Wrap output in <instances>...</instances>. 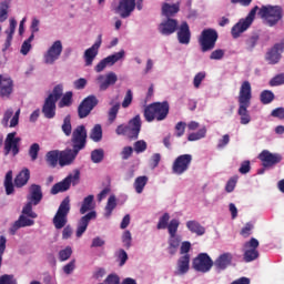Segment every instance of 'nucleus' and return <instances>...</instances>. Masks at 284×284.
Returning <instances> with one entry per match:
<instances>
[{
  "label": "nucleus",
  "mask_w": 284,
  "mask_h": 284,
  "mask_svg": "<svg viewBox=\"0 0 284 284\" xmlns=\"http://www.w3.org/2000/svg\"><path fill=\"white\" fill-rule=\"evenodd\" d=\"M61 130L64 135L71 136L72 145V149L60 151V168H65V165L74 163L81 150H85V145H88V130L85 125L81 124L72 131V118L70 115L63 119Z\"/></svg>",
  "instance_id": "f257e3e1"
},
{
  "label": "nucleus",
  "mask_w": 284,
  "mask_h": 284,
  "mask_svg": "<svg viewBox=\"0 0 284 284\" xmlns=\"http://www.w3.org/2000/svg\"><path fill=\"white\" fill-rule=\"evenodd\" d=\"M256 12L261 19H265L270 28H274V26H277L278 22L283 20V7L267 4L262 6L258 9V6H255L253 9H251L245 19H240L239 22L232 27L231 34L233 39H239V37H241V34H243V32H245L252 26V23H254Z\"/></svg>",
  "instance_id": "f03ea898"
},
{
  "label": "nucleus",
  "mask_w": 284,
  "mask_h": 284,
  "mask_svg": "<svg viewBox=\"0 0 284 284\" xmlns=\"http://www.w3.org/2000/svg\"><path fill=\"white\" fill-rule=\"evenodd\" d=\"M68 214H70V197L67 196L60 203L58 211L53 216V225L55 230H63L62 239L64 241H68V239L72 236V226L68 225Z\"/></svg>",
  "instance_id": "7ed1b4c3"
},
{
  "label": "nucleus",
  "mask_w": 284,
  "mask_h": 284,
  "mask_svg": "<svg viewBox=\"0 0 284 284\" xmlns=\"http://www.w3.org/2000/svg\"><path fill=\"white\" fill-rule=\"evenodd\" d=\"M168 114H170V103L168 101L153 102L144 109V119L148 123H152L154 120L165 121Z\"/></svg>",
  "instance_id": "20e7f679"
},
{
  "label": "nucleus",
  "mask_w": 284,
  "mask_h": 284,
  "mask_svg": "<svg viewBox=\"0 0 284 284\" xmlns=\"http://www.w3.org/2000/svg\"><path fill=\"white\" fill-rule=\"evenodd\" d=\"M216 41H219V32L214 29H204L199 39L201 51L212 52L216 48Z\"/></svg>",
  "instance_id": "39448f33"
},
{
  "label": "nucleus",
  "mask_w": 284,
  "mask_h": 284,
  "mask_svg": "<svg viewBox=\"0 0 284 284\" xmlns=\"http://www.w3.org/2000/svg\"><path fill=\"white\" fill-rule=\"evenodd\" d=\"M80 179L81 171L74 170L73 174H69L64 180L55 183L51 187V194H59V192H68V190H70V185H78Z\"/></svg>",
  "instance_id": "423d86ee"
},
{
  "label": "nucleus",
  "mask_w": 284,
  "mask_h": 284,
  "mask_svg": "<svg viewBox=\"0 0 284 284\" xmlns=\"http://www.w3.org/2000/svg\"><path fill=\"white\" fill-rule=\"evenodd\" d=\"M193 270L195 272H201L202 274H207L212 267H214V261L207 253H200L192 263Z\"/></svg>",
  "instance_id": "0eeeda50"
},
{
  "label": "nucleus",
  "mask_w": 284,
  "mask_h": 284,
  "mask_svg": "<svg viewBox=\"0 0 284 284\" xmlns=\"http://www.w3.org/2000/svg\"><path fill=\"white\" fill-rule=\"evenodd\" d=\"M260 242L256 237H252L251 241H247L243 245V260L245 263H252V261H256L261 254L258 253Z\"/></svg>",
  "instance_id": "6e6552de"
},
{
  "label": "nucleus",
  "mask_w": 284,
  "mask_h": 284,
  "mask_svg": "<svg viewBox=\"0 0 284 284\" xmlns=\"http://www.w3.org/2000/svg\"><path fill=\"white\" fill-rule=\"evenodd\" d=\"M190 165H192V154L179 155L173 162L172 172L181 176V174H185L190 170Z\"/></svg>",
  "instance_id": "1a4fd4ad"
},
{
  "label": "nucleus",
  "mask_w": 284,
  "mask_h": 284,
  "mask_svg": "<svg viewBox=\"0 0 284 284\" xmlns=\"http://www.w3.org/2000/svg\"><path fill=\"white\" fill-rule=\"evenodd\" d=\"M97 105H99V99H97L95 95L87 97L78 106L79 119H85V116H89L90 112H92Z\"/></svg>",
  "instance_id": "9d476101"
},
{
  "label": "nucleus",
  "mask_w": 284,
  "mask_h": 284,
  "mask_svg": "<svg viewBox=\"0 0 284 284\" xmlns=\"http://www.w3.org/2000/svg\"><path fill=\"white\" fill-rule=\"evenodd\" d=\"M284 52V40H282L280 43H275L265 54V61L270 65H276L282 59V54Z\"/></svg>",
  "instance_id": "9b49d317"
},
{
  "label": "nucleus",
  "mask_w": 284,
  "mask_h": 284,
  "mask_svg": "<svg viewBox=\"0 0 284 284\" xmlns=\"http://www.w3.org/2000/svg\"><path fill=\"white\" fill-rule=\"evenodd\" d=\"M61 52H63V44L61 43V40H58L53 42L44 53V63H47V65H53L54 62L59 61Z\"/></svg>",
  "instance_id": "f8f14e48"
},
{
  "label": "nucleus",
  "mask_w": 284,
  "mask_h": 284,
  "mask_svg": "<svg viewBox=\"0 0 284 284\" xmlns=\"http://www.w3.org/2000/svg\"><path fill=\"white\" fill-rule=\"evenodd\" d=\"M258 159L263 168H274V165H278L283 161V155L264 150L258 154Z\"/></svg>",
  "instance_id": "ddd939ff"
},
{
  "label": "nucleus",
  "mask_w": 284,
  "mask_h": 284,
  "mask_svg": "<svg viewBox=\"0 0 284 284\" xmlns=\"http://www.w3.org/2000/svg\"><path fill=\"white\" fill-rule=\"evenodd\" d=\"M19 143H21V138H17V132L8 133L4 140V156H8L12 152L13 156L19 154Z\"/></svg>",
  "instance_id": "4468645a"
},
{
  "label": "nucleus",
  "mask_w": 284,
  "mask_h": 284,
  "mask_svg": "<svg viewBox=\"0 0 284 284\" xmlns=\"http://www.w3.org/2000/svg\"><path fill=\"white\" fill-rule=\"evenodd\" d=\"M125 57V51L121 50L116 53L108 55L106 58L102 59L94 68L95 72H103L108 65H114V63L121 61Z\"/></svg>",
  "instance_id": "2eb2a0df"
},
{
  "label": "nucleus",
  "mask_w": 284,
  "mask_h": 284,
  "mask_svg": "<svg viewBox=\"0 0 284 284\" xmlns=\"http://www.w3.org/2000/svg\"><path fill=\"white\" fill-rule=\"evenodd\" d=\"M101 43H102V36L99 34L98 40L92 44V47L84 51L83 59H84V65L87 68H90V65L94 63V59H97L99 54V48H101Z\"/></svg>",
  "instance_id": "dca6fc26"
},
{
  "label": "nucleus",
  "mask_w": 284,
  "mask_h": 284,
  "mask_svg": "<svg viewBox=\"0 0 284 284\" xmlns=\"http://www.w3.org/2000/svg\"><path fill=\"white\" fill-rule=\"evenodd\" d=\"M237 103L239 105L252 104V84L250 83V81L242 82L237 97Z\"/></svg>",
  "instance_id": "f3484780"
},
{
  "label": "nucleus",
  "mask_w": 284,
  "mask_h": 284,
  "mask_svg": "<svg viewBox=\"0 0 284 284\" xmlns=\"http://www.w3.org/2000/svg\"><path fill=\"white\" fill-rule=\"evenodd\" d=\"M158 30L160 34L170 37V34H174V32L179 30V20L174 18H166L159 24Z\"/></svg>",
  "instance_id": "a211bd4d"
},
{
  "label": "nucleus",
  "mask_w": 284,
  "mask_h": 284,
  "mask_svg": "<svg viewBox=\"0 0 284 284\" xmlns=\"http://www.w3.org/2000/svg\"><path fill=\"white\" fill-rule=\"evenodd\" d=\"M136 8V0H120L115 12L120 14L121 19H128Z\"/></svg>",
  "instance_id": "6ab92c4d"
},
{
  "label": "nucleus",
  "mask_w": 284,
  "mask_h": 284,
  "mask_svg": "<svg viewBox=\"0 0 284 284\" xmlns=\"http://www.w3.org/2000/svg\"><path fill=\"white\" fill-rule=\"evenodd\" d=\"M94 219H97V211H91L80 219L75 232V236L78 239H81L83 234H85L88 225H90V221H94Z\"/></svg>",
  "instance_id": "aec40b11"
},
{
  "label": "nucleus",
  "mask_w": 284,
  "mask_h": 284,
  "mask_svg": "<svg viewBox=\"0 0 284 284\" xmlns=\"http://www.w3.org/2000/svg\"><path fill=\"white\" fill-rule=\"evenodd\" d=\"M141 133V115H135L132 120L129 121L126 125V136L128 139H139Z\"/></svg>",
  "instance_id": "412c9836"
},
{
  "label": "nucleus",
  "mask_w": 284,
  "mask_h": 284,
  "mask_svg": "<svg viewBox=\"0 0 284 284\" xmlns=\"http://www.w3.org/2000/svg\"><path fill=\"white\" fill-rule=\"evenodd\" d=\"M97 81L99 83V88L102 92H105L110 85H114L116 81H119V77H116V73L114 72H109L105 75L100 74L97 78Z\"/></svg>",
  "instance_id": "4be33fe9"
},
{
  "label": "nucleus",
  "mask_w": 284,
  "mask_h": 284,
  "mask_svg": "<svg viewBox=\"0 0 284 284\" xmlns=\"http://www.w3.org/2000/svg\"><path fill=\"white\" fill-rule=\"evenodd\" d=\"M233 258L232 253H223L213 262V265L217 272H223L232 265Z\"/></svg>",
  "instance_id": "5701e85b"
},
{
  "label": "nucleus",
  "mask_w": 284,
  "mask_h": 284,
  "mask_svg": "<svg viewBox=\"0 0 284 284\" xmlns=\"http://www.w3.org/2000/svg\"><path fill=\"white\" fill-rule=\"evenodd\" d=\"M192 39V32L190 31V24L186 21L182 22L178 28V40L182 45H189Z\"/></svg>",
  "instance_id": "b1692460"
},
{
  "label": "nucleus",
  "mask_w": 284,
  "mask_h": 284,
  "mask_svg": "<svg viewBox=\"0 0 284 284\" xmlns=\"http://www.w3.org/2000/svg\"><path fill=\"white\" fill-rule=\"evenodd\" d=\"M42 114L45 119H54L57 116V101L52 98H45L42 105Z\"/></svg>",
  "instance_id": "393cba45"
},
{
  "label": "nucleus",
  "mask_w": 284,
  "mask_h": 284,
  "mask_svg": "<svg viewBox=\"0 0 284 284\" xmlns=\"http://www.w3.org/2000/svg\"><path fill=\"white\" fill-rule=\"evenodd\" d=\"M190 272V254H185L178 260V268L174 276H183Z\"/></svg>",
  "instance_id": "a878e982"
},
{
  "label": "nucleus",
  "mask_w": 284,
  "mask_h": 284,
  "mask_svg": "<svg viewBox=\"0 0 284 284\" xmlns=\"http://www.w3.org/2000/svg\"><path fill=\"white\" fill-rule=\"evenodd\" d=\"M16 30H17V20L11 19L9 29L4 31V34H7V39L4 41L2 52H7L10 49V45H12V39L14 37Z\"/></svg>",
  "instance_id": "bb28decb"
},
{
  "label": "nucleus",
  "mask_w": 284,
  "mask_h": 284,
  "mask_svg": "<svg viewBox=\"0 0 284 284\" xmlns=\"http://www.w3.org/2000/svg\"><path fill=\"white\" fill-rule=\"evenodd\" d=\"M42 200H43V192L41 191V185L32 184L30 187L29 203H33V205H39Z\"/></svg>",
  "instance_id": "cd10ccee"
},
{
  "label": "nucleus",
  "mask_w": 284,
  "mask_h": 284,
  "mask_svg": "<svg viewBox=\"0 0 284 284\" xmlns=\"http://www.w3.org/2000/svg\"><path fill=\"white\" fill-rule=\"evenodd\" d=\"M14 88V83L12 79H2L0 84V97L1 99H9L10 94H12V90Z\"/></svg>",
  "instance_id": "c85d7f7f"
},
{
  "label": "nucleus",
  "mask_w": 284,
  "mask_h": 284,
  "mask_svg": "<svg viewBox=\"0 0 284 284\" xmlns=\"http://www.w3.org/2000/svg\"><path fill=\"white\" fill-rule=\"evenodd\" d=\"M29 181H30V169L24 168L14 178V185L16 187H23L24 185H28Z\"/></svg>",
  "instance_id": "c756f323"
},
{
  "label": "nucleus",
  "mask_w": 284,
  "mask_h": 284,
  "mask_svg": "<svg viewBox=\"0 0 284 284\" xmlns=\"http://www.w3.org/2000/svg\"><path fill=\"white\" fill-rule=\"evenodd\" d=\"M31 225H34V220L28 219L26 215H20L11 227V234H14L21 227H31Z\"/></svg>",
  "instance_id": "7c9ffc66"
},
{
  "label": "nucleus",
  "mask_w": 284,
  "mask_h": 284,
  "mask_svg": "<svg viewBox=\"0 0 284 284\" xmlns=\"http://www.w3.org/2000/svg\"><path fill=\"white\" fill-rule=\"evenodd\" d=\"M179 10H181V7L179 4H170L168 2H164L162 4V17H165L166 19H172L174 14H179Z\"/></svg>",
  "instance_id": "2f4dec72"
},
{
  "label": "nucleus",
  "mask_w": 284,
  "mask_h": 284,
  "mask_svg": "<svg viewBox=\"0 0 284 284\" xmlns=\"http://www.w3.org/2000/svg\"><path fill=\"white\" fill-rule=\"evenodd\" d=\"M45 162L49 168H57L60 163V151L59 150H52L47 152L45 156Z\"/></svg>",
  "instance_id": "473e14b6"
},
{
  "label": "nucleus",
  "mask_w": 284,
  "mask_h": 284,
  "mask_svg": "<svg viewBox=\"0 0 284 284\" xmlns=\"http://www.w3.org/2000/svg\"><path fill=\"white\" fill-rule=\"evenodd\" d=\"M247 108H250V104H239L237 114L240 116V123L242 125H247V123L252 121V118L250 116V111H247Z\"/></svg>",
  "instance_id": "72a5a7b5"
},
{
  "label": "nucleus",
  "mask_w": 284,
  "mask_h": 284,
  "mask_svg": "<svg viewBox=\"0 0 284 284\" xmlns=\"http://www.w3.org/2000/svg\"><path fill=\"white\" fill-rule=\"evenodd\" d=\"M186 227L192 232V234H196L197 236H203V234H205V226L201 225L197 221H187Z\"/></svg>",
  "instance_id": "f704fd0d"
},
{
  "label": "nucleus",
  "mask_w": 284,
  "mask_h": 284,
  "mask_svg": "<svg viewBox=\"0 0 284 284\" xmlns=\"http://www.w3.org/2000/svg\"><path fill=\"white\" fill-rule=\"evenodd\" d=\"M180 246H181V237L178 235H170L169 246H168L169 254H171V256H174V254L179 252Z\"/></svg>",
  "instance_id": "c9c22d12"
},
{
  "label": "nucleus",
  "mask_w": 284,
  "mask_h": 284,
  "mask_svg": "<svg viewBox=\"0 0 284 284\" xmlns=\"http://www.w3.org/2000/svg\"><path fill=\"white\" fill-rule=\"evenodd\" d=\"M148 181H149L148 175H141L135 179L133 183V187L136 194H143V190H145V186L148 185Z\"/></svg>",
  "instance_id": "e433bc0d"
},
{
  "label": "nucleus",
  "mask_w": 284,
  "mask_h": 284,
  "mask_svg": "<svg viewBox=\"0 0 284 284\" xmlns=\"http://www.w3.org/2000/svg\"><path fill=\"white\" fill-rule=\"evenodd\" d=\"M90 139L94 141V143H99L101 139H103V129L101 124H95L90 133Z\"/></svg>",
  "instance_id": "4c0bfd02"
},
{
  "label": "nucleus",
  "mask_w": 284,
  "mask_h": 284,
  "mask_svg": "<svg viewBox=\"0 0 284 284\" xmlns=\"http://www.w3.org/2000/svg\"><path fill=\"white\" fill-rule=\"evenodd\" d=\"M92 203H94V195H88L82 201V205L80 207V214H85L92 210Z\"/></svg>",
  "instance_id": "58836bf2"
},
{
  "label": "nucleus",
  "mask_w": 284,
  "mask_h": 284,
  "mask_svg": "<svg viewBox=\"0 0 284 284\" xmlns=\"http://www.w3.org/2000/svg\"><path fill=\"white\" fill-rule=\"evenodd\" d=\"M206 134L207 128L203 126L197 132L190 133L187 141H201V139H205Z\"/></svg>",
  "instance_id": "ea45409f"
},
{
  "label": "nucleus",
  "mask_w": 284,
  "mask_h": 284,
  "mask_svg": "<svg viewBox=\"0 0 284 284\" xmlns=\"http://www.w3.org/2000/svg\"><path fill=\"white\" fill-rule=\"evenodd\" d=\"M61 97H63V85L62 84H57L53 90L52 93H50L47 99L51 98V101H55L58 102L59 99H61Z\"/></svg>",
  "instance_id": "a19ab883"
},
{
  "label": "nucleus",
  "mask_w": 284,
  "mask_h": 284,
  "mask_svg": "<svg viewBox=\"0 0 284 284\" xmlns=\"http://www.w3.org/2000/svg\"><path fill=\"white\" fill-rule=\"evenodd\" d=\"M260 101L263 103V105H268V103H272L274 101V92L271 90H264L261 92Z\"/></svg>",
  "instance_id": "79ce46f5"
},
{
  "label": "nucleus",
  "mask_w": 284,
  "mask_h": 284,
  "mask_svg": "<svg viewBox=\"0 0 284 284\" xmlns=\"http://www.w3.org/2000/svg\"><path fill=\"white\" fill-rule=\"evenodd\" d=\"M116 207V196L110 195L105 206V216H112V212Z\"/></svg>",
  "instance_id": "37998d69"
},
{
  "label": "nucleus",
  "mask_w": 284,
  "mask_h": 284,
  "mask_svg": "<svg viewBox=\"0 0 284 284\" xmlns=\"http://www.w3.org/2000/svg\"><path fill=\"white\" fill-rule=\"evenodd\" d=\"M181 225V222L179 220L173 219L169 222V225L166 226V230L169 232V236H176V233L179 232V226Z\"/></svg>",
  "instance_id": "c03bdc74"
},
{
  "label": "nucleus",
  "mask_w": 284,
  "mask_h": 284,
  "mask_svg": "<svg viewBox=\"0 0 284 284\" xmlns=\"http://www.w3.org/2000/svg\"><path fill=\"white\" fill-rule=\"evenodd\" d=\"M105 158V152L103 149H95L91 152V161L92 163H101Z\"/></svg>",
  "instance_id": "a18cd8bd"
},
{
  "label": "nucleus",
  "mask_w": 284,
  "mask_h": 284,
  "mask_svg": "<svg viewBox=\"0 0 284 284\" xmlns=\"http://www.w3.org/2000/svg\"><path fill=\"white\" fill-rule=\"evenodd\" d=\"M72 91L65 92V94L62 95V99L59 102V108H70L72 105Z\"/></svg>",
  "instance_id": "49530a36"
},
{
  "label": "nucleus",
  "mask_w": 284,
  "mask_h": 284,
  "mask_svg": "<svg viewBox=\"0 0 284 284\" xmlns=\"http://www.w3.org/2000/svg\"><path fill=\"white\" fill-rule=\"evenodd\" d=\"M39 152H41V146L39 143H33L29 148V156L31 161H37L39 159Z\"/></svg>",
  "instance_id": "de8ad7c7"
},
{
  "label": "nucleus",
  "mask_w": 284,
  "mask_h": 284,
  "mask_svg": "<svg viewBox=\"0 0 284 284\" xmlns=\"http://www.w3.org/2000/svg\"><path fill=\"white\" fill-rule=\"evenodd\" d=\"M168 225H170V213H164L158 222V230H168Z\"/></svg>",
  "instance_id": "09e8293b"
},
{
  "label": "nucleus",
  "mask_w": 284,
  "mask_h": 284,
  "mask_svg": "<svg viewBox=\"0 0 284 284\" xmlns=\"http://www.w3.org/2000/svg\"><path fill=\"white\" fill-rule=\"evenodd\" d=\"M260 36L258 33H253L247 40H246V50H254L256 48V44L258 43Z\"/></svg>",
  "instance_id": "8fccbe9b"
},
{
  "label": "nucleus",
  "mask_w": 284,
  "mask_h": 284,
  "mask_svg": "<svg viewBox=\"0 0 284 284\" xmlns=\"http://www.w3.org/2000/svg\"><path fill=\"white\" fill-rule=\"evenodd\" d=\"M32 202H28L23 209H22V215L23 216H29V219H37L39 216L34 211H32Z\"/></svg>",
  "instance_id": "3c124183"
},
{
  "label": "nucleus",
  "mask_w": 284,
  "mask_h": 284,
  "mask_svg": "<svg viewBox=\"0 0 284 284\" xmlns=\"http://www.w3.org/2000/svg\"><path fill=\"white\" fill-rule=\"evenodd\" d=\"M10 6L8 4V1H3L0 3V23H3L8 20V10Z\"/></svg>",
  "instance_id": "603ef678"
},
{
  "label": "nucleus",
  "mask_w": 284,
  "mask_h": 284,
  "mask_svg": "<svg viewBox=\"0 0 284 284\" xmlns=\"http://www.w3.org/2000/svg\"><path fill=\"white\" fill-rule=\"evenodd\" d=\"M133 148L136 154H142V152H145V150H148V142H145L144 140L136 141L133 144Z\"/></svg>",
  "instance_id": "864d4df0"
},
{
  "label": "nucleus",
  "mask_w": 284,
  "mask_h": 284,
  "mask_svg": "<svg viewBox=\"0 0 284 284\" xmlns=\"http://www.w3.org/2000/svg\"><path fill=\"white\" fill-rule=\"evenodd\" d=\"M121 109V104L115 103L110 110H109V122L114 123L116 121V114H119V110Z\"/></svg>",
  "instance_id": "5fc2aeb1"
},
{
  "label": "nucleus",
  "mask_w": 284,
  "mask_h": 284,
  "mask_svg": "<svg viewBox=\"0 0 284 284\" xmlns=\"http://www.w3.org/2000/svg\"><path fill=\"white\" fill-rule=\"evenodd\" d=\"M122 243L126 250H130V247H132V233L130 231L123 232Z\"/></svg>",
  "instance_id": "6e6d98bb"
},
{
  "label": "nucleus",
  "mask_w": 284,
  "mask_h": 284,
  "mask_svg": "<svg viewBox=\"0 0 284 284\" xmlns=\"http://www.w3.org/2000/svg\"><path fill=\"white\" fill-rule=\"evenodd\" d=\"M116 258L119 261L120 267H123V265H125V263H128V252H125V250H123V248H120L116 252Z\"/></svg>",
  "instance_id": "4d7b16f0"
},
{
  "label": "nucleus",
  "mask_w": 284,
  "mask_h": 284,
  "mask_svg": "<svg viewBox=\"0 0 284 284\" xmlns=\"http://www.w3.org/2000/svg\"><path fill=\"white\" fill-rule=\"evenodd\" d=\"M72 256V247L67 246L65 248L59 252V261L64 262L68 261Z\"/></svg>",
  "instance_id": "13d9d810"
},
{
  "label": "nucleus",
  "mask_w": 284,
  "mask_h": 284,
  "mask_svg": "<svg viewBox=\"0 0 284 284\" xmlns=\"http://www.w3.org/2000/svg\"><path fill=\"white\" fill-rule=\"evenodd\" d=\"M185 128H187V123L183 121H180L175 124V136H178V139H181V136L185 134Z\"/></svg>",
  "instance_id": "bf43d9fd"
},
{
  "label": "nucleus",
  "mask_w": 284,
  "mask_h": 284,
  "mask_svg": "<svg viewBox=\"0 0 284 284\" xmlns=\"http://www.w3.org/2000/svg\"><path fill=\"white\" fill-rule=\"evenodd\" d=\"M271 88H276L278 85H284V73H280L270 80Z\"/></svg>",
  "instance_id": "052dcab7"
},
{
  "label": "nucleus",
  "mask_w": 284,
  "mask_h": 284,
  "mask_svg": "<svg viewBox=\"0 0 284 284\" xmlns=\"http://www.w3.org/2000/svg\"><path fill=\"white\" fill-rule=\"evenodd\" d=\"M224 57H225V51L223 49L214 50L210 54L211 61H221V59H223Z\"/></svg>",
  "instance_id": "680f3d73"
},
{
  "label": "nucleus",
  "mask_w": 284,
  "mask_h": 284,
  "mask_svg": "<svg viewBox=\"0 0 284 284\" xmlns=\"http://www.w3.org/2000/svg\"><path fill=\"white\" fill-rule=\"evenodd\" d=\"M252 230H254V225L252 223H246L241 230L240 234L243 236V239H247L252 235Z\"/></svg>",
  "instance_id": "e2e57ef3"
},
{
  "label": "nucleus",
  "mask_w": 284,
  "mask_h": 284,
  "mask_svg": "<svg viewBox=\"0 0 284 284\" xmlns=\"http://www.w3.org/2000/svg\"><path fill=\"white\" fill-rule=\"evenodd\" d=\"M205 79V72H199L194 79H193V85L194 88H201V83H203V80Z\"/></svg>",
  "instance_id": "0e129e2a"
},
{
  "label": "nucleus",
  "mask_w": 284,
  "mask_h": 284,
  "mask_svg": "<svg viewBox=\"0 0 284 284\" xmlns=\"http://www.w3.org/2000/svg\"><path fill=\"white\" fill-rule=\"evenodd\" d=\"M0 284H17V280H14V275L4 274L0 277Z\"/></svg>",
  "instance_id": "69168bd1"
},
{
  "label": "nucleus",
  "mask_w": 284,
  "mask_h": 284,
  "mask_svg": "<svg viewBox=\"0 0 284 284\" xmlns=\"http://www.w3.org/2000/svg\"><path fill=\"white\" fill-rule=\"evenodd\" d=\"M271 116H274V119H280L281 121H284V108L280 106L272 111Z\"/></svg>",
  "instance_id": "338daca9"
},
{
  "label": "nucleus",
  "mask_w": 284,
  "mask_h": 284,
  "mask_svg": "<svg viewBox=\"0 0 284 284\" xmlns=\"http://www.w3.org/2000/svg\"><path fill=\"white\" fill-rule=\"evenodd\" d=\"M105 284H121V278L119 275L110 274L104 281Z\"/></svg>",
  "instance_id": "774afa93"
}]
</instances>
